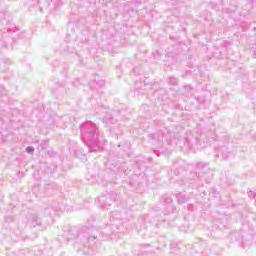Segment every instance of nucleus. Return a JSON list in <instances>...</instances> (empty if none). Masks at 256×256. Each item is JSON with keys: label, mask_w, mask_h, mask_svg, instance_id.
Returning <instances> with one entry per match:
<instances>
[{"label": "nucleus", "mask_w": 256, "mask_h": 256, "mask_svg": "<svg viewBox=\"0 0 256 256\" xmlns=\"http://www.w3.org/2000/svg\"><path fill=\"white\" fill-rule=\"evenodd\" d=\"M82 141L87 145L92 153L101 151V144L97 139V125L91 121H86L80 126Z\"/></svg>", "instance_id": "f257e3e1"}, {"label": "nucleus", "mask_w": 256, "mask_h": 256, "mask_svg": "<svg viewBox=\"0 0 256 256\" xmlns=\"http://www.w3.org/2000/svg\"><path fill=\"white\" fill-rule=\"evenodd\" d=\"M98 201L101 209H103L104 211L111 207V200L109 199V197H107V195L100 196L98 198Z\"/></svg>", "instance_id": "f03ea898"}, {"label": "nucleus", "mask_w": 256, "mask_h": 256, "mask_svg": "<svg viewBox=\"0 0 256 256\" xmlns=\"http://www.w3.org/2000/svg\"><path fill=\"white\" fill-rule=\"evenodd\" d=\"M28 223L31 227H37V225H41V221L37 218V215L31 214L28 216Z\"/></svg>", "instance_id": "7ed1b4c3"}, {"label": "nucleus", "mask_w": 256, "mask_h": 256, "mask_svg": "<svg viewBox=\"0 0 256 256\" xmlns=\"http://www.w3.org/2000/svg\"><path fill=\"white\" fill-rule=\"evenodd\" d=\"M103 123H105V125H115V118H113V116H111V114H107L106 116H104L102 118Z\"/></svg>", "instance_id": "20e7f679"}, {"label": "nucleus", "mask_w": 256, "mask_h": 256, "mask_svg": "<svg viewBox=\"0 0 256 256\" xmlns=\"http://www.w3.org/2000/svg\"><path fill=\"white\" fill-rule=\"evenodd\" d=\"M177 201L178 203H187V201H189V198H187V196H185V193H178L176 195Z\"/></svg>", "instance_id": "39448f33"}, {"label": "nucleus", "mask_w": 256, "mask_h": 256, "mask_svg": "<svg viewBox=\"0 0 256 256\" xmlns=\"http://www.w3.org/2000/svg\"><path fill=\"white\" fill-rule=\"evenodd\" d=\"M162 203L165 205H171L173 203V198H171V195L165 194L162 196Z\"/></svg>", "instance_id": "423d86ee"}, {"label": "nucleus", "mask_w": 256, "mask_h": 256, "mask_svg": "<svg viewBox=\"0 0 256 256\" xmlns=\"http://www.w3.org/2000/svg\"><path fill=\"white\" fill-rule=\"evenodd\" d=\"M111 218L116 219V221H122L123 218H121V213L119 212H112L111 213Z\"/></svg>", "instance_id": "0eeeda50"}, {"label": "nucleus", "mask_w": 256, "mask_h": 256, "mask_svg": "<svg viewBox=\"0 0 256 256\" xmlns=\"http://www.w3.org/2000/svg\"><path fill=\"white\" fill-rule=\"evenodd\" d=\"M26 152H27V153H34V152H35V148H34L33 146H28V147L26 148Z\"/></svg>", "instance_id": "6e6552de"}, {"label": "nucleus", "mask_w": 256, "mask_h": 256, "mask_svg": "<svg viewBox=\"0 0 256 256\" xmlns=\"http://www.w3.org/2000/svg\"><path fill=\"white\" fill-rule=\"evenodd\" d=\"M5 221H6V223H11V222L13 221V217H11V216H6V217H5Z\"/></svg>", "instance_id": "1a4fd4ad"}, {"label": "nucleus", "mask_w": 256, "mask_h": 256, "mask_svg": "<svg viewBox=\"0 0 256 256\" xmlns=\"http://www.w3.org/2000/svg\"><path fill=\"white\" fill-rule=\"evenodd\" d=\"M97 84H98L100 87H105V81H103V80H100L99 82H97Z\"/></svg>", "instance_id": "9d476101"}, {"label": "nucleus", "mask_w": 256, "mask_h": 256, "mask_svg": "<svg viewBox=\"0 0 256 256\" xmlns=\"http://www.w3.org/2000/svg\"><path fill=\"white\" fill-rule=\"evenodd\" d=\"M197 168H198V169H203V163H202V162H199V163L197 164Z\"/></svg>", "instance_id": "9b49d317"}, {"label": "nucleus", "mask_w": 256, "mask_h": 256, "mask_svg": "<svg viewBox=\"0 0 256 256\" xmlns=\"http://www.w3.org/2000/svg\"><path fill=\"white\" fill-rule=\"evenodd\" d=\"M248 195H249V197H253V196L255 195V192L250 191V192L248 193Z\"/></svg>", "instance_id": "f8f14e48"}, {"label": "nucleus", "mask_w": 256, "mask_h": 256, "mask_svg": "<svg viewBox=\"0 0 256 256\" xmlns=\"http://www.w3.org/2000/svg\"><path fill=\"white\" fill-rule=\"evenodd\" d=\"M172 85H177V80H172Z\"/></svg>", "instance_id": "ddd939ff"}, {"label": "nucleus", "mask_w": 256, "mask_h": 256, "mask_svg": "<svg viewBox=\"0 0 256 256\" xmlns=\"http://www.w3.org/2000/svg\"><path fill=\"white\" fill-rule=\"evenodd\" d=\"M93 239H96V237H95V236H91V237L89 238V241H93Z\"/></svg>", "instance_id": "4468645a"}, {"label": "nucleus", "mask_w": 256, "mask_h": 256, "mask_svg": "<svg viewBox=\"0 0 256 256\" xmlns=\"http://www.w3.org/2000/svg\"><path fill=\"white\" fill-rule=\"evenodd\" d=\"M1 91H5V88H3V86L0 87Z\"/></svg>", "instance_id": "2eb2a0df"}, {"label": "nucleus", "mask_w": 256, "mask_h": 256, "mask_svg": "<svg viewBox=\"0 0 256 256\" xmlns=\"http://www.w3.org/2000/svg\"><path fill=\"white\" fill-rule=\"evenodd\" d=\"M114 133H115L116 135H119V132H117V131H114Z\"/></svg>", "instance_id": "dca6fc26"}, {"label": "nucleus", "mask_w": 256, "mask_h": 256, "mask_svg": "<svg viewBox=\"0 0 256 256\" xmlns=\"http://www.w3.org/2000/svg\"><path fill=\"white\" fill-rule=\"evenodd\" d=\"M197 174L196 173H193V176L195 177Z\"/></svg>", "instance_id": "f3484780"}]
</instances>
